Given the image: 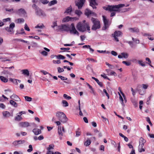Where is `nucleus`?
<instances>
[{"instance_id": "obj_18", "label": "nucleus", "mask_w": 154, "mask_h": 154, "mask_svg": "<svg viewBox=\"0 0 154 154\" xmlns=\"http://www.w3.org/2000/svg\"><path fill=\"white\" fill-rule=\"evenodd\" d=\"M32 132L34 133L35 135H38L41 134L42 132L41 130L38 128L34 129L32 130Z\"/></svg>"}, {"instance_id": "obj_64", "label": "nucleus", "mask_w": 154, "mask_h": 154, "mask_svg": "<svg viewBox=\"0 0 154 154\" xmlns=\"http://www.w3.org/2000/svg\"><path fill=\"white\" fill-rule=\"evenodd\" d=\"M44 138V137L43 136V135H40L38 137V139L40 140L43 139Z\"/></svg>"}, {"instance_id": "obj_8", "label": "nucleus", "mask_w": 154, "mask_h": 154, "mask_svg": "<svg viewBox=\"0 0 154 154\" xmlns=\"http://www.w3.org/2000/svg\"><path fill=\"white\" fill-rule=\"evenodd\" d=\"M70 27L71 28H70V30H69L70 33L71 34H76L78 35H79V33L76 29L73 23L71 24Z\"/></svg>"}, {"instance_id": "obj_3", "label": "nucleus", "mask_w": 154, "mask_h": 154, "mask_svg": "<svg viewBox=\"0 0 154 154\" xmlns=\"http://www.w3.org/2000/svg\"><path fill=\"white\" fill-rule=\"evenodd\" d=\"M118 5H121V6L118 9L119 11H112L111 12H112L110 14V17H112L115 16L116 15V12L118 13H123L125 12L126 11H128L130 9V8H124L122 9V8L124 7L125 6V5L124 4H118Z\"/></svg>"}, {"instance_id": "obj_13", "label": "nucleus", "mask_w": 154, "mask_h": 154, "mask_svg": "<svg viewBox=\"0 0 154 154\" xmlns=\"http://www.w3.org/2000/svg\"><path fill=\"white\" fill-rule=\"evenodd\" d=\"M97 0H90V5L93 8H96V5H97L98 4L96 2Z\"/></svg>"}, {"instance_id": "obj_54", "label": "nucleus", "mask_w": 154, "mask_h": 154, "mask_svg": "<svg viewBox=\"0 0 154 154\" xmlns=\"http://www.w3.org/2000/svg\"><path fill=\"white\" fill-rule=\"evenodd\" d=\"M53 62L54 64H60V60H53Z\"/></svg>"}, {"instance_id": "obj_26", "label": "nucleus", "mask_w": 154, "mask_h": 154, "mask_svg": "<svg viewBox=\"0 0 154 154\" xmlns=\"http://www.w3.org/2000/svg\"><path fill=\"white\" fill-rule=\"evenodd\" d=\"M0 79L1 81L3 82H6L8 81V79L4 76H0Z\"/></svg>"}, {"instance_id": "obj_31", "label": "nucleus", "mask_w": 154, "mask_h": 154, "mask_svg": "<svg viewBox=\"0 0 154 154\" xmlns=\"http://www.w3.org/2000/svg\"><path fill=\"white\" fill-rule=\"evenodd\" d=\"M121 55L122 56V57H124L125 58H127L128 56V55L127 53H125L124 52L122 53H121Z\"/></svg>"}, {"instance_id": "obj_47", "label": "nucleus", "mask_w": 154, "mask_h": 154, "mask_svg": "<svg viewBox=\"0 0 154 154\" xmlns=\"http://www.w3.org/2000/svg\"><path fill=\"white\" fill-rule=\"evenodd\" d=\"M58 77L60 78L61 80H67V78L61 75H59Z\"/></svg>"}, {"instance_id": "obj_45", "label": "nucleus", "mask_w": 154, "mask_h": 154, "mask_svg": "<svg viewBox=\"0 0 154 154\" xmlns=\"http://www.w3.org/2000/svg\"><path fill=\"white\" fill-rule=\"evenodd\" d=\"M44 27L45 26L43 24H42L41 25H40V24H38L35 27V28H42L43 27Z\"/></svg>"}, {"instance_id": "obj_29", "label": "nucleus", "mask_w": 154, "mask_h": 154, "mask_svg": "<svg viewBox=\"0 0 154 154\" xmlns=\"http://www.w3.org/2000/svg\"><path fill=\"white\" fill-rule=\"evenodd\" d=\"M62 103L63 104V106L66 107L69 106V104L67 101L65 100H63L62 101Z\"/></svg>"}, {"instance_id": "obj_62", "label": "nucleus", "mask_w": 154, "mask_h": 154, "mask_svg": "<svg viewBox=\"0 0 154 154\" xmlns=\"http://www.w3.org/2000/svg\"><path fill=\"white\" fill-rule=\"evenodd\" d=\"M57 1L56 0H54L52 1H51V5H53L55 4H56L57 3Z\"/></svg>"}, {"instance_id": "obj_15", "label": "nucleus", "mask_w": 154, "mask_h": 154, "mask_svg": "<svg viewBox=\"0 0 154 154\" xmlns=\"http://www.w3.org/2000/svg\"><path fill=\"white\" fill-rule=\"evenodd\" d=\"M25 141L24 140H20L15 141L13 143V145L14 146H16L19 144H21L24 143Z\"/></svg>"}, {"instance_id": "obj_11", "label": "nucleus", "mask_w": 154, "mask_h": 154, "mask_svg": "<svg viewBox=\"0 0 154 154\" xmlns=\"http://www.w3.org/2000/svg\"><path fill=\"white\" fill-rule=\"evenodd\" d=\"M85 1V0H78V1L76 2L75 5L78 7L79 9H81L83 6Z\"/></svg>"}, {"instance_id": "obj_53", "label": "nucleus", "mask_w": 154, "mask_h": 154, "mask_svg": "<svg viewBox=\"0 0 154 154\" xmlns=\"http://www.w3.org/2000/svg\"><path fill=\"white\" fill-rule=\"evenodd\" d=\"M24 28L26 30H27L28 31H29L30 30L29 27L27 26L26 24V23L25 24Z\"/></svg>"}, {"instance_id": "obj_42", "label": "nucleus", "mask_w": 154, "mask_h": 154, "mask_svg": "<svg viewBox=\"0 0 154 154\" xmlns=\"http://www.w3.org/2000/svg\"><path fill=\"white\" fill-rule=\"evenodd\" d=\"M122 63L125 64L127 66H130L131 64V63L130 62L126 61H123L122 62Z\"/></svg>"}, {"instance_id": "obj_43", "label": "nucleus", "mask_w": 154, "mask_h": 154, "mask_svg": "<svg viewBox=\"0 0 154 154\" xmlns=\"http://www.w3.org/2000/svg\"><path fill=\"white\" fill-rule=\"evenodd\" d=\"M146 121L149 123L150 126H152V124L150 121L149 118V117H147L146 118Z\"/></svg>"}, {"instance_id": "obj_39", "label": "nucleus", "mask_w": 154, "mask_h": 154, "mask_svg": "<svg viewBox=\"0 0 154 154\" xmlns=\"http://www.w3.org/2000/svg\"><path fill=\"white\" fill-rule=\"evenodd\" d=\"M91 143L90 140H87L84 143V144L86 146H89Z\"/></svg>"}, {"instance_id": "obj_10", "label": "nucleus", "mask_w": 154, "mask_h": 154, "mask_svg": "<svg viewBox=\"0 0 154 154\" xmlns=\"http://www.w3.org/2000/svg\"><path fill=\"white\" fill-rule=\"evenodd\" d=\"M35 125L34 123L30 124L27 122H22L19 123V125L20 126L22 127L26 128L29 126H30L31 125Z\"/></svg>"}, {"instance_id": "obj_41", "label": "nucleus", "mask_w": 154, "mask_h": 154, "mask_svg": "<svg viewBox=\"0 0 154 154\" xmlns=\"http://www.w3.org/2000/svg\"><path fill=\"white\" fill-rule=\"evenodd\" d=\"M29 149H27V151L28 152H29L32 151V150H33V149H32V146L31 145H29Z\"/></svg>"}, {"instance_id": "obj_32", "label": "nucleus", "mask_w": 154, "mask_h": 154, "mask_svg": "<svg viewBox=\"0 0 154 154\" xmlns=\"http://www.w3.org/2000/svg\"><path fill=\"white\" fill-rule=\"evenodd\" d=\"M19 13L23 14H25L26 13V11L23 9H20L18 10Z\"/></svg>"}, {"instance_id": "obj_56", "label": "nucleus", "mask_w": 154, "mask_h": 154, "mask_svg": "<svg viewBox=\"0 0 154 154\" xmlns=\"http://www.w3.org/2000/svg\"><path fill=\"white\" fill-rule=\"evenodd\" d=\"M132 102L135 107H136L137 106V103L136 101H133Z\"/></svg>"}, {"instance_id": "obj_34", "label": "nucleus", "mask_w": 154, "mask_h": 154, "mask_svg": "<svg viewBox=\"0 0 154 154\" xmlns=\"http://www.w3.org/2000/svg\"><path fill=\"white\" fill-rule=\"evenodd\" d=\"M20 116V115H18L16 116L15 118V120L18 121L21 120L22 119V118Z\"/></svg>"}, {"instance_id": "obj_36", "label": "nucleus", "mask_w": 154, "mask_h": 154, "mask_svg": "<svg viewBox=\"0 0 154 154\" xmlns=\"http://www.w3.org/2000/svg\"><path fill=\"white\" fill-rule=\"evenodd\" d=\"M17 21L18 23H21L24 22V20L23 18H19L17 19Z\"/></svg>"}, {"instance_id": "obj_49", "label": "nucleus", "mask_w": 154, "mask_h": 154, "mask_svg": "<svg viewBox=\"0 0 154 154\" xmlns=\"http://www.w3.org/2000/svg\"><path fill=\"white\" fill-rule=\"evenodd\" d=\"M41 54L43 56H46L47 55L48 53L46 51H43L41 52Z\"/></svg>"}, {"instance_id": "obj_1", "label": "nucleus", "mask_w": 154, "mask_h": 154, "mask_svg": "<svg viewBox=\"0 0 154 154\" xmlns=\"http://www.w3.org/2000/svg\"><path fill=\"white\" fill-rule=\"evenodd\" d=\"M76 27L77 29L80 32H84L87 30L88 32H91L90 25L88 23H83L81 22H79Z\"/></svg>"}, {"instance_id": "obj_63", "label": "nucleus", "mask_w": 154, "mask_h": 154, "mask_svg": "<svg viewBox=\"0 0 154 154\" xmlns=\"http://www.w3.org/2000/svg\"><path fill=\"white\" fill-rule=\"evenodd\" d=\"M110 74L111 75H114L115 76H116L117 75L116 73L113 71L111 72Z\"/></svg>"}, {"instance_id": "obj_61", "label": "nucleus", "mask_w": 154, "mask_h": 154, "mask_svg": "<svg viewBox=\"0 0 154 154\" xmlns=\"http://www.w3.org/2000/svg\"><path fill=\"white\" fill-rule=\"evenodd\" d=\"M9 21H10V18H8L3 20V21L4 23Z\"/></svg>"}, {"instance_id": "obj_2", "label": "nucleus", "mask_w": 154, "mask_h": 154, "mask_svg": "<svg viewBox=\"0 0 154 154\" xmlns=\"http://www.w3.org/2000/svg\"><path fill=\"white\" fill-rule=\"evenodd\" d=\"M93 25L91 27V29L94 31H95L100 28V21L96 18L92 17L91 19Z\"/></svg>"}, {"instance_id": "obj_27", "label": "nucleus", "mask_w": 154, "mask_h": 154, "mask_svg": "<svg viewBox=\"0 0 154 154\" xmlns=\"http://www.w3.org/2000/svg\"><path fill=\"white\" fill-rule=\"evenodd\" d=\"M10 81L12 82L15 85H18L17 80L16 79L10 78Z\"/></svg>"}, {"instance_id": "obj_22", "label": "nucleus", "mask_w": 154, "mask_h": 154, "mask_svg": "<svg viewBox=\"0 0 154 154\" xmlns=\"http://www.w3.org/2000/svg\"><path fill=\"white\" fill-rule=\"evenodd\" d=\"M72 8L71 6H70L69 7H68L65 11V13H66L68 14L70 13L72 11Z\"/></svg>"}, {"instance_id": "obj_17", "label": "nucleus", "mask_w": 154, "mask_h": 154, "mask_svg": "<svg viewBox=\"0 0 154 154\" xmlns=\"http://www.w3.org/2000/svg\"><path fill=\"white\" fill-rule=\"evenodd\" d=\"M129 30L131 32H136L138 33L139 32V30L138 28H130L129 29Z\"/></svg>"}, {"instance_id": "obj_55", "label": "nucleus", "mask_w": 154, "mask_h": 154, "mask_svg": "<svg viewBox=\"0 0 154 154\" xmlns=\"http://www.w3.org/2000/svg\"><path fill=\"white\" fill-rule=\"evenodd\" d=\"M101 76L104 78V79H107L108 80H109V79L108 78V77L106 75V74L104 73V74L101 75Z\"/></svg>"}, {"instance_id": "obj_7", "label": "nucleus", "mask_w": 154, "mask_h": 154, "mask_svg": "<svg viewBox=\"0 0 154 154\" xmlns=\"http://www.w3.org/2000/svg\"><path fill=\"white\" fill-rule=\"evenodd\" d=\"M103 21L104 23V26L102 28V30H105L108 29L110 24V23H109V21L107 19L106 17L104 16H103Z\"/></svg>"}, {"instance_id": "obj_16", "label": "nucleus", "mask_w": 154, "mask_h": 154, "mask_svg": "<svg viewBox=\"0 0 154 154\" xmlns=\"http://www.w3.org/2000/svg\"><path fill=\"white\" fill-rule=\"evenodd\" d=\"M70 28L68 26L66 25H63L61 26V29L63 30L68 32L70 30Z\"/></svg>"}, {"instance_id": "obj_33", "label": "nucleus", "mask_w": 154, "mask_h": 154, "mask_svg": "<svg viewBox=\"0 0 154 154\" xmlns=\"http://www.w3.org/2000/svg\"><path fill=\"white\" fill-rule=\"evenodd\" d=\"M54 144H51L49 145V147L47 148V150H49L51 149H54Z\"/></svg>"}, {"instance_id": "obj_50", "label": "nucleus", "mask_w": 154, "mask_h": 154, "mask_svg": "<svg viewBox=\"0 0 154 154\" xmlns=\"http://www.w3.org/2000/svg\"><path fill=\"white\" fill-rule=\"evenodd\" d=\"M103 92L106 94V95L108 99H109V95L107 92L106 90L105 89H104L103 90Z\"/></svg>"}, {"instance_id": "obj_19", "label": "nucleus", "mask_w": 154, "mask_h": 154, "mask_svg": "<svg viewBox=\"0 0 154 154\" xmlns=\"http://www.w3.org/2000/svg\"><path fill=\"white\" fill-rule=\"evenodd\" d=\"M73 17H71L69 16H67L64 18L62 20V22H67L70 20H72V19H74Z\"/></svg>"}, {"instance_id": "obj_48", "label": "nucleus", "mask_w": 154, "mask_h": 154, "mask_svg": "<svg viewBox=\"0 0 154 154\" xmlns=\"http://www.w3.org/2000/svg\"><path fill=\"white\" fill-rule=\"evenodd\" d=\"M32 8L35 10V11L37 9H38L39 8L35 4H33L32 6Z\"/></svg>"}, {"instance_id": "obj_38", "label": "nucleus", "mask_w": 154, "mask_h": 154, "mask_svg": "<svg viewBox=\"0 0 154 154\" xmlns=\"http://www.w3.org/2000/svg\"><path fill=\"white\" fill-rule=\"evenodd\" d=\"M58 133L60 135H61V136L63 135V133L62 132L61 127H59L58 130Z\"/></svg>"}, {"instance_id": "obj_37", "label": "nucleus", "mask_w": 154, "mask_h": 154, "mask_svg": "<svg viewBox=\"0 0 154 154\" xmlns=\"http://www.w3.org/2000/svg\"><path fill=\"white\" fill-rule=\"evenodd\" d=\"M25 100L27 101H31L32 100V98L28 96H26L25 97Z\"/></svg>"}, {"instance_id": "obj_60", "label": "nucleus", "mask_w": 154, "mask_h": 154, "mask_svg": "<svg viewBox=\"0 0 154 154\" xmlns=\"http://www.w3.org/2000/svg\"><path fill=\"white\" fill-rule=\"evenodd\" d=\"M41 2L43 4H46L48 3V0H41Z\"/></svg>"}, {"instance_id": "obj_35", "label": "nucleus", "mask_w": 154, "mask_h": 154, "mask_svg": "<svg viewBox=\"0 0 154 154\" xmlns=\"http://www.w3.org/2000/svg\"><path fill=\"white\" fill-rule=\"evenodd\" d=\"M63 97L66 99L69 100L71 98V97L69 96H68L66 94H64L63 95Z\"/></svg>"}, {"instance_id": "obj_14", "label": "nucleus", "mask_w": 154, "mask_h": 154, "mask_svg": "<svg viewBox=\"0 0 154 154\" xmlns=\"http://www.w3.org/2000/svg\"><path fill=\"white\" fill-rule=\"evenodd\" d=\"M10 98L12 99V100H14L16 101H18L20 100V98L15 94H13L11 96H10Z\"/></svg>"}, {"instance_id": "obj_46", "label": "nucleus", "mask_w": 154, "mask_h": 154, "mask_svg": "<svg viewBox=\"0 0 154 154\" xmlns=\"http://www.w3.org/2000/svg\"><path fill=\"white\" fill-rule=\"evenodd\" d=\"M58 72L59 73H60L63 72L64 71L63 69L58 67L57 68Z\"/></svg>"}, {"instance_id": "obj_28", "label": "nucleus", "mask_w": 154, "mask_h": 154, "mask_svg": "<svg viewBox=\"0 0 154 154\" xmlns=\"http://www.w3.org/2000/svg\"><path fill=\"white\" fill-rule=\"evenodd\" d=\"M56 58L58 59H61L62 60L66 58L65 57L61 54H59L57 55L56 56Z\"/></svg>"}, {"instance_id": "obj_12", "label": "nucleus", "mask_w": 154, "mask_h": 154, "mask_svg": "<svg viewBox=\"0 0 154 154\" xmlns=\"http://www.w3.org/2000/svg\"><path fill=\"white\" fill-rule=\"evenodd\" d=\"M35 12L36 14L39 16L44 17L46 16L45 13L39 8L37 9Z\"/></svg>"}, {"instance_id": "obj_44", "label": "nucleus", "mask_w": 154, "mask_h": 154, "mask_svg": "<svg viewBox=\"0 0 154 154\" xmlns=\"http://www.w3.org/2000/svg\"><path fill=\"white\" fill-rule=\"evenodd\" d=\"M96 82L100 87H102L103 86V83L101 82H100L98 79L96 80Z\"/></svg>"}, {"instance_id": "obj_9", "label": "nucleus", "mask_w": 154, "mask_h": 154, "mask_svg": "<svg viewBox=\"0 0 154 154\" xmlns=\"http://www.w3.org/2000/svg\"><path fill=\"white\" fill-rule=\"evenodd\" d=\"M122 32L120 31H116L114 34H112V35L114 38V39L116 42H119V40L117 37H119L121 36L122 35Z\"/></svg>"}, {"instance_id": "obj_58", "label": "nucleus", "mask_w": 154, "mask_h": 154, "mask_svg": "<svg viewBox=\"0 0 154 154\" xmlns=\"http://www.w3.org/2000/svg\"><path fill=\"white\" fill-rule=\"evenodd\" d=\"M152 95L151 94L149 97L147 98V100L146 102V103L147 104H148L149 103V101L152 98Z\"/></svg>"}, {"instance_id": "obj_6", "label": "nucleus", "mask_w": 154, "mask_h": 154, "mask_svg": "<svg viewBox=\"0 0 154 154\" xmlns=\"http://www.w3.org/2000/svg\"><path fill=\"white\" fill-rule=\"evenodd\" d=\"M146 140L143 138L141 137L139 140V144L138 146V151L139 152H144L145 150L143 147L144 145V143H145Z\"/></svg>"}, {"instance_id": "obj_57", "label": "nucleus", "mask_w": 154, "mask_h": 154, "mask_svg": "<svg viewBox=\"0 0 154 154\" xmlns=\"http://www.w3.org/2000/svg\"><path fill=\"white\" fill-rule=\"evenodd\" d=\"M111 54L112 55H114V56H116L117 55V53L113 51H111Z\"/></svg>"}, {"instance_id": "obj_5", "label": "nucleus", "mask_w": 154, "mask_h": 154, "mask_svg": "<svg viewBox=\"0 0 154 154\" xmlns=\"http://www.w3.org/2000/svg\"><path fill=\"white\" fill-rule=\"evenodd\" d=\"M121 5H108L107 7H103V8L106 11H108L110 12L112 11H119L118 9L121 6Z\"/></svg>"}, {"instance_id": "obj_20", "label": "nucleus", "mask_w": 154, "mask_h": 154, "mask_svg": "<svg viewBox=\"0 0 154 154\" xmlns=\"http://www.w3.org/2000/svg\"><path fill=\"white\" fill-rule=\"evenodd\" d=\"M2 114L5 118L9 117L10 116V113L8 111H4L2 112Z\"/></svg>"}, {"instance_id": "obj_25", "label": "nucleus", "mask_w": 154, "mask_h": 154, "mask_svg": "<svg viewBox=\"0 0 154 154\" xmlns=\"http://www.w3.org/2000/svg\"><path fill=\"white\" fill-rule=\"evenodd\" d=\"M92 14L91 11L90 10L86 9L85 13V14L86 16H88L89 15Z\"/></svg>"}, {"instance_id": "obj_23", "label": "nucleus", "mask_w": 154, "mask_h": 154, "mask_svg": "<svg viewBox=\"0 0 154 154\" xmlns=\"http://www.w3.org/2000/svg\"><path fill=\"white\" fill-rule=\"evenodd\" d=\"M10 104L15 107H16L17 106V103L13 100H10Z\"/></svg>"}, {"instance_id": "obj_24", "label": "nucleus", "mask_w": 154, "mask_h": 154, "mask_svg": "<svg viewBox=\"0 0 154 154\" xmlns=\"http://www.w3.org/2000/svg\"><path fill=\"white\" fill-rule=\"evenodd\" d=\"M76 135L75 137H78L81 135V132L80 130V129L78 128L75 131Z\"/></svg>"}, {"instance_id": "obj_52", "label": "nucleus", "mask_w": 154, "mask_h": 154, "mask_svg": "<svg viewBox=\"0 0 154 154\" xmlns=\"http://www.w3.org/2000/svg\"><path fill=\"white\" fill-rule=\"evenodd\" d=\"M130 45L131 48H134V45H133V42L132 41H128L127 42Z\"/></svg>"}, {"instance_id": "obj_4", "label": "nucleus", "mask_w": 154, "mask_h": 154, "mask_svg": "<svg viewBox=\"0 0 154 154\" xmlns=\"http://www.w3.org/2000/svg\"><path fill=\"white\" fill-rule=\"evenodd\" d=\"M56 116L61 122L63 123L66 122L68 120V118L63 112H58L56 113Z\"/></svg>"}, {"instance_id": "obj_51", "label": "nucleus", "mask_w": 154, "mask_h": 154, "mask_svg": "<svg viewBox=\"0 0 154 154\" xmlns=\"http://www.w3.org/2000/svg\"><path fill=\"white\" fill-rule=\"evenodd\" d=\"M119 99H120V100L121 101H122V105H124V103H123V98H122V96H121V95H120V94L119 93Z\"/></svg>"}, {"instance_id": "obj_30", "label": "nucleus", "mask_w": 154, "mask_h": 154, "mask_svg": "<svg viewBox=\"0 0 154 154\" xmlns=\"http://www.w3.org/2000/svg\"><path fill=\"white\" fill-rule=\"evenodd\" d=\"M75 13L77 15L79 16L82 14V12L79 10H76L75 11Z\"/></svg>"}, {"instance_id": "obj_21", "label": "nucleus", "mask_w": 154, "mask_h": 154, "mask_svg": "<svg viewBox=\"0 0 154 154\" xmlns=\"http://www.w3.org/2000/svg\"><path fill=\"white\" fill-rule=\"evenodd\" d=\"M22 74L29 76V70L27 69H23L21 71Z\"/></svg>"}, {"instance_id": "obj_59", "label": "nucleus", "mask_w": 154, "mask_h": 154, "mask_svg": "<svg viewBox=\"0 0 154 154\" xmlns=\"http://www.w3.org/2000/svg\"><path fill=\"white\" fill-rule=\"evenodd\" d=\"M57 26V24L56 22H54L53 23V24L51 26V27L53 28H54V27L55 26Z\"/></svg>"}, {"instance_id": "obj_40", "label": "nucleus", "mask_w": 154, "mask_h": 154, "mask_svg": "<svg viewBox=\"0 0 154 154\" xmlns=\"http://www.w3.org/2000/svg\"><path fill=\"white\" fill-rule=\"evenodd\" d=\"M15 27V24L14 23H12L10 24V33L11 32V29H13V28Z\"/></svg>"}]
</instances>
